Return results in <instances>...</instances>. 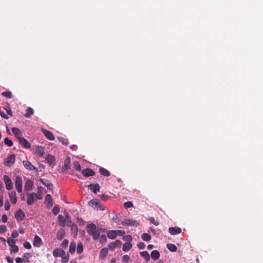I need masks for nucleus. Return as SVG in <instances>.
Here are the masks:
<instances>
[{
    "mask_svg": "<svg viewBox=\"0 0 263 263\" xmlns=\"http://www.w3.org/2000/svg\"><path fill=\"white\" fill-rule=\"evenodd\" d=\"M87 233L92 237L94 240H97L99 238L100 231L97 228L96 225L94 223H91L87 225L86 228Z\"/></svg>",
    "mask_w": 263,
    "mask_h": 263,
    "instance_id": "1",
    "label": "nucleus"
},
{
    "mask_svg": "<svg viewBox=\"0 0 263 263\" xmlns=\"http://www.w3.org/2000/svg\"><path fill=\"white\" fill-rule=\"evenodd\" d=\"M58 222L62 227H64L65 225L69 226L71 222V220L68 214H66L65 217L61 215H59L58 216Z\"/></svg>",
    "mask_w": 263,
    "mask_h": 263,
    "instance_id": "2",
    "label": "nucleus"
},
{
    "mask_svg": "<svg viewBox=\"0 0 263 263\" xmlns=\"http://www.w3.org/2000/svg\"><path fill=\"white\" fill-rule=\"evenodd\" d=\"M15 187L18 193H21L23 189L22 179L21 176H16L15 179Z\"/></svg>",
    "mask_w": 263,
    "mask_h": 263,
    "instance_id": "3",
    "label": "nucleus"
},
{
    "mask_svg": "<svg viewBox=\"0 0 263 263\" xmlns=\"http://www.w3.org/2000/svg\"><path fill=\"white\" fill-rule=\"evenodd\" d=\"M121 224L128 227H137L139 225V223L133 219H125L121 222Z\"/></svg>",
    "mask_w": 263,
    "mask_h": 263,
    "instance_id": "4",
    "label": "nucleus"
},
{
    "mask_svg": "<svg viewBox=\"0 0 263 263\" xmlns=\"http://www.w3.org/2000/svg\"><path fill=\"white\" fill-rule=\"evenodd\" d=\"M3 179L6 189L8 191L11 190L13 189V182L10 178L7 175H4Z\"/></svg>",
    "mask_w": 263,
    "mask_h": 263,
    "instance_id": "5",
    "label": "nucleus"
},
{
    "mask_svg": "<svg viewBox=\"0 0 263 263\" xmlns=\"http://www.w3.org/2000/svg\"><path fill=\"white\" fill-rule=\"evenodd\" d=\"M15 156L14 155L12 154V155H10L9 157H8L5 159L4 164L5 165H6L8 167H11L14 164V163L15 162Z\"/></svg>",
    "mask_w": 263,
    "mask_h": 263,
    "instance_id": "6",
    "label": "nucleus"
},
{
    "mask_svg": "<svg viewBox=\"0 0 263 263\" xmlns=\"http://www.w3.org/2000/svg\"><path fill=\"white\" fill-rule=\"evenodd\" d=\"M122 245V242L119 240H117L114 242L110 243L108 247L110 250L113 251L117 248H120Z\"/></svg>",
    "mask_w": 263,
    "mask_h": 263,
    "instance_id": "7",
    "label": "nucleus"
},
{
    "mask_svg": "<svg viewBox=\"0 0 263 263\" xmlns=\"http://www.w3.org/2000/svg\"><path fill=\"white\" fill-rule=\"evenodd\" d=\"M43 241L42 239L38 236L35 235L33 238V245L34 247L40 248L42 245Z\"/></svg>",
    "mask_w": 263,
    "mask_h": 263,
    "instance_id": "8",
    "label": "nucleus"
},
{
    "mask_svg": "<svg viewBox=\"0 0 263 263\" xmlns=\"http://www.w3.org/2000/svg\"><path fill=\"white\" fill-rule=\"evenodd\" d=\"M9 197L12 204H15L17 202L16 192L14 191L8 193Z\"/></svg>",
    "mask_w": 263,
    "mask_h": 263,
    "instance_id": "9",
    "label": "nucleus"
},
{
    "mask_svg": "<svg viewBox=\"0 0 263 263\" xmlns=\"http://www.w3.org/2000/svg\"><path fill=\"white\" fill-rule=\"evenodd\" d=\"M89 204L95 210H104L103 208H101L100 203L97 199H93L89 202Z\"/></svg>",
    "mask_w": 263,
    "mask_h": 263,
    "instance_id": "10",
    "label": "nucleus"
},
{
    "mask_svg": "<svg viewBox=\"0 0 263 263\" xmlns=\"http://www.w3.org/2000/svg\"><path fill=\"white\" fill-rule=\"evenodd\" d=\"M52 254L55 257H61L65 255V251L61 248H56L53 250Z\"/></svg>",
    "mask_w": 263,
    "mask_h": 263,
    "instance_id": "11",
    "label": "nucleus"
},
{
    "mask_svg": "<svg viewBox=\"0 0 263 263\" xmlns=\"http://www.w3.org/2000/svg\"><path fill=\"white\" fill-rule=\"evenodd\" d=\"M15 218L17 221L23 220L25 218V214L21 210H18L15 214Z\"/></svg>",
    "mask_w": 263,
    "mask_h": 263,
    "instance_id": "12",
    "label": "nucleus"
},
{
    "mask_svg": "<svg viewBox=\"0 0 263 263\" xmlns=\"http://www.w3.org/2000/svg\"><path fill=\"white\" fill-rule=\"evenodd\" d=\"M20 143L23 147L26 148H29L31 146L29 142L25 138L22 137L18 139Z\"/></svg>",
    "mask_w": 263,
    "mask_h": 263,
    "instance_id": "13",
    "label": "nucleus"
},
{
    "mask_svg": "<svg viewBox=\"0 0 263 263\" xmlns=\"http://www.w3.org/2000/svg\"><path fill=\"white\" fill-rule=\"evenodd\" d=\"M35 194L31 193L27 195V203L28 205H32L35 200Z\"/></svg>",
    "mask_w": 263,
    "mask_h": 263,
    "instance_id": "14",
    "label": "nucleus"
},
{
    "mask_svg": "<svg viewBox=\"0 0 263 263\" xmlns=\"http://www.w3.org/2000/svg\"><path fill=\"white\" fill-rule=\"evenodd\" d=\"M44 190L45 189L43 187L39 186L37 187V193L35 194V197L39 200L42 199Z\"/></svg>",
    "mask_w": 263,
    "mask_h": 263,
    "instance_id": "15",
    "label": "nucleus"
},
{
    "mask_svg": "<svg viewBox=\"0 0 263 263\" xmlns=\"http://www.w3.org/2000/svg\"><path fill=\"white\" fill-rule=\"evenodd\" d=\"M12 132L13 134L15 135V136L19 139L20 138H22V131L18 129V128L16 127H13L12 128Z\"/></svg>",
    "mask_w": 263,
    "mask_h": 263,
    "instance_id": "16",
    "label": "nucleus"
},
{
    "mask_svg": "<svg viewBox=\"0 0 263 263\" xmlns=\"http://www.w3.org/2000/svg\"><path fill=\"white\" fill-rule=\"evenodd\" d=\"M23 164L24 167L29 171L36 170V168L28 161H23Z\"/></svg>",
    "mask_w": 263,
    "mask_h": 263,
    "instance_id": "17",
    "label": "nucleus"
},
{
    "mask_svg": "<svg viewBox=\"0 0 263 263\" xmlns=\"http://www.w3.org/2000/svg\"><path fill=\"white\" fill-rule=\"evenodd\" d=\"M33 185V182L32 181L27 179L25 182L24 189L26 191H30L32 189V187Z\"/></svg>",
    "mask_w": 263,
    "mask_h": 263,
    "instance_id": "18",
    "label": "nucleus"
},
{
    "mask_svg": "<svg viewBox=\"0 0 263 263\" xmlns=\"http://www.w3.org/2000/svg\"><path fill=\"white\" fill-rule=\"evenodd\" d=\"M42 132L45 137L49 139V140H53L54 139V137L50 131H48L46 129H42Z\"/></svg>",
    "mask_w": 263,
    "mask_h": 263,
    "instance_id": "19",
    "label": "nucleus"
},
{
    "mask_svg": "<svg viewBox=\"0 0 263 263\" xmlns=\"http://www.w3.org/2000/svg\"><path fill=\"white\" fill-rule=\"evenodd\" d=\"M169 232L172 235H176V234H178L181 232V229L178 227H175V228L172 227V228H170Z\"/></svg>",
    "mask_w": 263,
    "mask_h": 263,
    "instance_id": "20",
    "label": "nucleus"
},
{
    "mask_svg": "<svg viewBox=\"0 0 263 263\" xmlns=\"http://www.w3.org/2000/svg\"><path fill=\"white\" fill-rule=\"evenodd\" d=\"M65 232L63 229H61L57 232V238L59 240L62 239L65 236Z\"/></svg>",
    "mask_w": 263,
    "mask_h": 263,
    "instance_id": "21",
    "label": "nucleus"
},
{
    "mask_svg": "<svg viewBox=\"0 0 263 263\" xmlns=\"http://www.w3.org/2000/svg\"><path fill=\"white\" fill-rule=\"evenodd\" d=\"M82 174L84 176L88 177L93 176L95 173L91 170L87 168L82 171Z\"/></svg>",
    "mask_w": 263,
    "mask_h": 263,
    "instance_id": "22",
    "label": "nucleus"
},
{
    "mask_svg": "<svg viewBox=\"0 0 263 263\" xmlns=\"http://www.w3.org/2000/svg\"><path fill=\"white\" fill-rule=\"evenodd\" d=\"M35 153L40 157L43 156L44 154V147L41 146H38L35 148Z\"/></svg>",
    "mask_w": 263,
    "mask_h": 263,
    "instance_id": "23",
    "label": "nucleus"
},
{
    "mask_svg": "<svg viewBox=\"0 0 263 263\" xmlns=\"http://www.w3.org/2000/svg\"><path fill=\"white\" fill-rule=\"evenodd\" d=\"M107 236L109 239H114L116 238L117 234L115 230H109L107 232Z\"/></svg>",
    "mask_w": 263,
    "mask_h": 263,
    "instance_id": "24",
    "label": "nucleus"
},
{
    "mask_svg": "<svg viewBox=\"0 0 263 263\" xmlns=\"http://www.w3.org/2000/svg\"><path fill=\"white\" fill-rule=\"evenodd\" d=\"M90 190L95 194L100 190V186L98 184H91L89 185Z\"/></svg>",
    "mask_w": 263,
    "mask_h": 263,
    "instance_id": "25",
    "label": "nucleus"
},
{
    "mask_svg": "<svg viewBox=\"0 0 263 263\" xmlns=\"http://www.w3.org/2000/svg\"><path fill=\"white\" fill-rule=\"evenodd\" d=\"M132 246L133 245L131 242H126L123 244L122 250L124 252H127L131 249Z\"/></svg>",
    "mask_w": 263,
    "mask_h": 263,
    "instance_id": "26",
    "label": "nucleus"
},
{
    "mask_svg": "<svg viewBox=\"0 0 263 263\" xmlns=\"http://www.w3.org/2000/svg\"><path fill=\"white\" fill-rule=\"evenodd\" d=\"M40 181L43 184H44L45 186H46L49 190H51L52 189V184H51L48 180L41 179Z\"/></svg>",
    "mask_w": 263,
    "mask_h": 263,
    "instance_id": "27",
    "label": "nucleus"
},
{
    "mask_svg": "<svg viewBox=\"0 0 263 263\" xmlns=\"http://www.w3.org/2000/svg\"><path fill=\"white\" fill-rule=\"evenodd\" d=\"M151 256L155 260H157L160 257V253L157 250H154L151 252Z\"/></svg>",
    "mask_w": 263,
    "mask_h": 263,
    "instance_id": "28",
    "label": "nucleus"
},
{
    "mask_svg": "<svg viewBox=\"0 0 263 263\" xmlns=\"http://www.w3.org/2000/svg\"><path fill=\"white\" fill-rule=\"evenodd\" d=\"M45 203L49 206H51L52 205V198L50 194H48L46 195L45 200Z\"/></svg>",
    "mask_w": 263,
    "mask_h": 263,
    "instance_id": "29",
    "label": "nucleus"
},
{
    "mask_svg": "<svg viewBox=\"0 0 263 263\" xmlns=\"http://www.w3.org/2000/svg\"><path fill=\"white\" fill-rule=\"evenodd\" d=\"M140 254L143 258H144V259L146 261H148L149 260L150 256H149L148 253L147 251H145L141 252H140Z\"/></svg>",
    "mask_w": 263,
    "mask_h": 263,
    "instance_id": "30",
    "label": "nucleus"
},
{
    "mask_svg": "<svg viewBox=\"0 0 263 263\" xmlns=\"http://www.w3.org/2000/svg\"><path fill=\"white\" fill-rule=\"evenodd\" d=\"M46 160L50 165H51L54 162L55 158L53 156L48 155L47 156Z\"/></svg>",
    "mask_w": 263,
    "mask_h": 263,
    "instance_id": "31",
    "label": "nucleus"
},
{
    "mask_svg": "<svg viewBox=\"0 0 263 263\" xmlns=\"http://www.w3.org/2000/svg\"><path fill=\"white\" fill-rule=\"evenodd\" d=\"M69 227L71 228V231L74 235L77 236L78 233V228L76 224L71 222L70 225Z\"/></svg>",
    "mask_w": 263,
    "mask_h": 263,
    "instance_id": "32",
    "label": "nucleus"
},
{
    "mask_svg": "<svg viewBox=\"0 0 263 263\" xmlns=\"http://www.w3.org/2000/svg\"><path fill=\"white\" fill-rule=\"evenodd\" d=\"M167 248L171 251L174 252L177 251V247L175 245L172 243H168L166 245Z\"/></svg>",
    "mask_w": 263,
    "mask_h": 263,
    "instance_id": "33",
    "label": "nucleus"
},
{
    "mask_svg": "<svg viewBox=\"0 0 263 263\" xmlns=\"http://www.w3.org/2000/svg\"><path fill=\"white\" fill-rule=\"evenodd\" d=\"M70 159L69 157H67L64 162V165L63 166V168L65 170H67L70 167Z\"/></svg>",
    "mask_w": 263,
    "mask_h": 263,
    "instance_id": "34",
    "label": "nucleus"
},
{
    "mask_svg": "<svg viewBox=\"0 0 263 263\" xmlns=\"http://www.w3.org/2000/svg\"><path fill=\"white\" fill-rule=\"evenodd\" d=\"M108 249L107 248H103L100 253V257L104 258L108 253Z\"/></svg>",
    "mask_w": 263,
    "mask_h": 263,
    "instance_id": "35",
    "label": "nucleus"
},
{
    "mask_svg": "<svg viewBox=\"0 0 263 263\" xmlns=\"http://www.w3.org/2000/svg\"><path fill=\"white\" fill-rule=\"evenodd\" d=\"M141 238L144 241H148L151 240V236L149 234L147 233H143L141 235Z\"/></svg>",
    "mask_w": 263,
    "mask_h": 263,
    "instance_id": "36",
    "label": "nucleus"
},
{
    "mask_svg": "<svg viewBox=\"0 0 263 263\" xmlns=\"http://www.w3.org/2000/svg\"><path fill=\"white\" fill-rule=\"evenodd\" d=\"M34 111L32 108L31 107H29L26 110V113L25 115V116L26 118H30V116L33 114Z\"/></svg>",
    "mask_w": 263,
    "mask_h": 263,
    "instance_id": "37",
    "label": "nucleus"
},
{
    "mask_svg": "<svg viewBox=\"0 0 263 263\" xmlns=\"http://www.w3.org/2000/svg\"><path fill=\"white\" fill-rule=\"evenodd\" d=\"M100 172L102 175H103L104 176H109L110 175L109 172L108 170H107L106 169L104 168H100Z\"/></svg>",
    "mask_w": 263,
    "mask_h": 263,
    "instance_id": "38",
    "label": "nucleus"
},
{
    "mask_svg": "<svg viewBox=\"0 0 263 263\" xmlns=\"http://www.w3.org/2000/svg\"><path fill=\"white\" fill-rule=\"evenodd\" d=\"M83 251V246L82 242L78 243L77 248V252L78 253H81Z\"/></svg>",
    "mask_w": 263,
    "mask_h": 263,
    "instance_id": "39",
    "label": "nucleus"
},
{
    "mask_svg": "<svg viewBox=\"0 0 263 263\" xmlns=\"http://www.w3.org/2000/svg\"><path fill=\"white\" fill-rule=\"evenodd\" d=\"M4 143L6 145H7V146H9V147H11L13 145V142L11 140H10V139H9L8 138H6L5 139H4Z\"/></svg>",
    "mask_w": 263,
    "mask_h": 263,
    "instance_id": "40",
    "label": "nucleus"
},
{
    "mask_svg": "<svg viewBox=\"0 0 263 263\" xmlns=\"http://www.w3.org/2000/svg\"><path fill=\"white\" fill-rule=\"evenodd\" d=\"M122 239L124 241L130 242L132 240V237L130 235H127L124 236Z\"/></svg>",
    "mask_w": 263,
    "mask_h": 263,
    "instance_id": "41",
    "label": "nucleus"
},
{
    "mask_svg": "<svg viewBox=\"0 0 263 263\" xmlns=\"http://www.w3.org/2000/svg\"><path fill=\"white\" fill-rule=\"evenodd\" d=\"M58 139L60 142H61L62 143H63L64 145H67L68 143V140L64 138L58 137Z\"/></svg>",
    "mask_w": 263,
    "mask_h": 263,
    "instance_id": "42",
    "label": "nucleus"
},
{
    "mask_svg": "<svg viewBox=\"0 0 263 263\" xmlns=\"http://www.w3.org/2000/svg\"><path fill=\"white\" fill-rule=\"evenodd\" d=\"M62 260L61 261L62 263H67L68 261L69 257L68 255H64L61 256Z\"/></svg>",
    "mask_w": 263,
    "mask_h": 263,
    "instance_id": "43",
    "label": "nucleus"
},
{
    "mask_svg": "<svg viewBox=\"0 0 263 263\" xmlns=\"http://www.w3.org/2000/svg\"><path fill=\"white\" fill-rule=\"evenodd\" d=\"M11 247V253H16L18 251V247L16 245H14Z\"/></svg>",
    "mask_w": 263,
    "mask_h": 263,
    "instance_id": "44",
    "label": "nucleus"
},
{
    "mask_svg": "<svg viewBox=\"0 0 263 263\" xmlns=\"http://www.w3.org/2000/svg\"><path fill=\"white\" fill-rule=\"evenodd\" d=\"M73 167L77 171L81 170V166L79 163L78 161H74L73 163Z\"/></svg>",
    "mask_w": 263,
    "mask_h": 263,
    "instance_id": "45",
    "label": "nucleus"
},
{
    "mask_svg": "<svg viewBox=\"0 0 263 263\" xmlns=\"http://www.w3.org/2000/svg\"><path fill=\"white\" fill-rule=\"evenodd\" d=\"M7 243L10 247H11L15 245V241L12 238H9L7 240Z\"/></svg>",
    "mask_w": 263,
    "mask_h": 263,
    "instance_id": "46",
    "label": "nucleus"
},
{
    "mask_svg": "<svg viewBox=\"0 0 263 263\" xmlns=\"http://www.w3.org/2000/svg\"><path fill=\"white\" fill-rule=\"evenodd\" d=\"M76 249V244L74 243L71 242L70 245L69 247V251L71 253H73L74 252Z\"/></svg>",
    "mask_w": 263,
    "mask_h": 263,
    "instance_id": "47",
    "label": "nucleus"
},
{
    "mask_svg": "<svg viewBox=\"0 0 263 263\" xmlns=\"http://www.w3.org/2000/svg\"><path fill=\"white\" fill-rule=\"evenodd\" d=\"M2 95L8 98H10L12 97L11 92L10 91H4L2 92Z\"/></svg>",
    "mask_w": 263,
    "mask_h": 263,
    "instance_id": "48",
    "label": "nucleus"
},
{
    "mask_svg": "<svg viewBox=\"0 0 263 263\" xmlns=\"http://www.w3.org/2000/svg\"><path fill=\"white\" fill-rule=\"evenodd\" d=\"M124 206L125 208H129L133 206V204L132 202L127 201L124 203Z\"/></svg>",
    "mask_w": 263,
    "mask_h": 263,
    "instance_id": "49",
    "label": "nucleus"
},
{
    "mask_svg": "<svg viewBox=\"0 0 263 263\" xmlns=\"http://www.w3.org/2000/svg\"><path fill=\"white\" fill-rule=\"evenodd\" d=\"M115 232L117 234V236H121L125 234V232L121 230H116Z\"/></svg>",
    "mask_w": 263,
    "mask_h": 263,
    "instance_id": "50",
    "label": "nucleus"
},
{
    "mask_svg": "<svg viewBox=\"0 0 263 263\" xmlns=\"http://www.w3.org/2000/svg\"><path fill=\"white\" fill-rule=\"evenodd\" d=\"M129 260V256L128 255H124L122 257V261L124 262H127Z\"/></svg>",
    "mask_w": 263,
    "mask_h": 263,
    "instance_id": "51",
    "label": "nucleus"
},
{
    "mask_svg": "<svg viewBox=\"0 0 263 263\" xmlns=\"http://www.w3.org/2000/svg\"><path fill=\"white\" fill-rule=\"evenodd\" d=\"M149 220L152 223L155 224V226H158L159 224V222L155 220L154 218L153 217L150 218L149 219Z\"/></svg>",
    "mask_w": 263,
    "mask_h": 263,
    "instance_id": "52",
    "label": "nucleus"
},
{
    "mask_svg": "<svg viewBox=\"0 0 263 263\" xmlns=\"http://www.w3.org/2000/svg\"><path fill=\"white\" fill-rule=\"evenodd\" d=\"M24 247L27 249H30L31 248V244L28 241H25L24 242Z\"/></svg>",
    "mask_w": 263,
    "mask_h": 263,
    "instance_id": "53",
    "label": "nucleus"
},
{
    "mask_svg": "<svg viewBox=\"0 0 263 263\" xmlns=\"http://www.w3.org/2000/svg\"><path fill=\"white\" fill-rule=\"evenodd\" d=\"M7 230V228L5 225L0 226V233H4Z\"/></svg>",
    "mask_w": 263,
    "mask_h": 263,
    "instance_id": "54",
    "label": "nucleus"
},
{
    "mask_svg": "<svg viewBox=\"0 0 263 263\" xmlns=\"http://www.w3.org/2000/svg\"><path fill=\"white\" fill-rule=\"evenodd\" d=\"M137 246L139 249H143L145 247V245L143 242H140L138 243Z\"/></svg>",
    "mask_w": 263,
    "mask_h": 263,
    "instance_id": "55",
    "label": "nucleus"
},
{
    "mask_svg": "<svg viewBox=\"0 0 263 263\" xmlns=\"http://www.w3.org/2000/svg\"><path fill=\"white\" fill-rule=\"evenodd\" d=\"M60 211V209L57 206H54L52 209V213L54 215H57Z\"/></svg>",
    "mask_w": 263,
    "mask_h": 263,
    "instance_id": "56",
    "label": "nucleus"
},
{
    "mask_svg": "<svg viewBox=\"0 0 263 263\" xmlns=\"http://www.w3.org/2000/svg\"><path fill=\"white\" fill-rule=\"evenodd\" d=\"M10 208V204L8 200L5 201V209L6 211H8Z\"/></svg>",
    "mask_w": 263,
    "mask_h": 263,
    "instance_id": "57",
    "label": "nucleus"
},
{
    "mask_svg": "<svg viewBox=\"0 0 263 263\" xmlns=\"http://www.w3.org/2000/svg\"><path fill=\"white\" fill-rule=\"evenodd\" d=\"M0 115L4 118L6 119H8L9 118V116L6 115L5 113L3 111H0Z\"/></svg>",
    "mask_w": 263,
    "mask_h": 263,
    "instance_id": "58",
    "label": "nucleus"
},
{
    "mask_svg": "<svg viewBox=\"0 0 263 263\" xmlns=\"http://www.w3.org/2000/svg\"><path fill=\"white\" fill-rule=\"evenodd\" d=\"M4 204L3 195L0 193V208L2 207Z\"/></svg>",
    "mask_w": 263,
    "mask_h": 263,
    "instance_id": "59",
    "label": "nucleus"
},
{
    "mask_svg": "<svg viewBox=\"0 0 263 263\" xmlns=\"http://www.w3.org/2000/svg\"><path fill=\"white\" fill-rule=\"evenodd\" d=\"M68 240L67 239H64L63 242H62V247H67L68 246Z\"/></svg>",
    "mask_w": 263,
    "mask_h": 263,
    "instance_id": "60",
    "label": "nucleus"
},
{
    "mask_svg": "<svg viewBox=\"0 0 263 263\" xmlns=\"http://www.w3.org/2000/svg\"><path fill=\"white\" fill-rule=\"evenodd\" d=\"M11 236L14 238H16L18 236V233L17 231H13L12 233Z\"/></svg>",
    "mask_w": 263,
    "mask_h": 263,
    "instance_id": "61",
    "label": "nucleus"
},
{
    "mask_svg": "<svg viewBox=\"0 0 263 263\" xmlns=\"http://www.w3.org/2000/svg\"><path fill=\"white\" fill-rule=\"evenodd\" d=\"M2 221L4 223H6L7 221V216L6 215H3L2 217Z\"/></svg>",
    "mask_w": 263,
    "mask_h": 263,
    "instance_id": "62",
    "label": "nucleus"
},
{
    "mask_svg": "<svg viewBox=\"0 0 263 263\" xmlns=\"http://www.w3.org/2000/svg\"><path fill=\"white\" fill-rule=\"evenodd\" d=\"M5 110L7 112V113L10 116V117H12L13 115H12V111L10 109V108L9 107H8V108H5Z\"/></svg>",
    "mask_w": 263,
    "mask_h": 263,
    "instance_id": "63",
    "label": "nucleus"
},
{
    "mask_svg": "<svg viewBox=\"0 0 263 263\" xmlns=\"http://www.w3.org/2000/svg\"><path fill=\"white\" fill-rule=\"evenodd\" d=\"M23 261L24 260L21 257H17L15 259L16 263H22V262H23Z\"/></svg>",
    "mask_w": 263,
    "mask_h": 263,
    "instance_id": "64",
    "label": "nucleus"
}]
</instances>
